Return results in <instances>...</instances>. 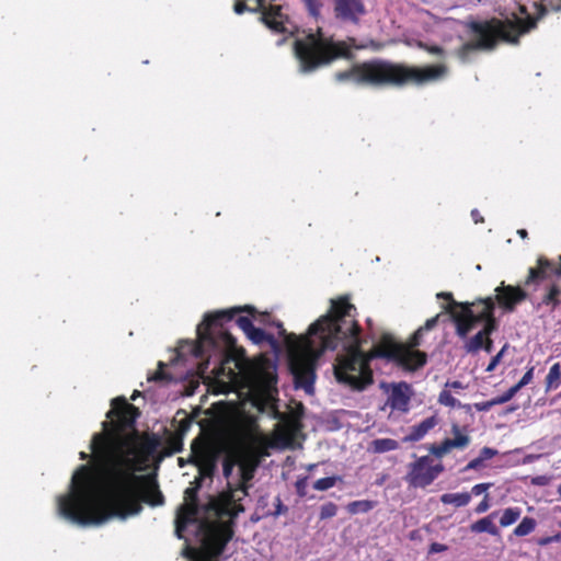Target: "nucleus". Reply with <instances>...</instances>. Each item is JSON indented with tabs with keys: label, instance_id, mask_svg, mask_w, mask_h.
I'll return each instance as SVG.
<instances>
[{
	"label": "nucleus",
	"instance_id": "nucleus-47",
	"mask_svg": "<svg viewBox=\"0 0 561 561\" xmlns=\"http://www.w3.org/2000/svg\"><path fill=\"white\" fill-rule=\"evenodd\" d=\"M507 347H508V345H507V344H505V345L501 348V351H500L495 356H493V357L491 358V360H490L489 365H488V366H486V368H485V371H488V373H492V371L496 368V366L500 364V362H501L502 357L504 356V354H505V352H506Z\"/></svg>",
	"mask_w": 561,
	"mask_h": 561
},
{
	"label": "nucleus",
	"instance_id": "nucleus-61",
	"mask_svg": "<svg viewBox=\"0 0 561 561\" xmlns=\"http://www.w3.org/2000/svg\"><path fill=\"white\" fill-rule=\"evenodd\" d=\"M446 388L463 389L465 387L460 381L455 380V381L447 382Z\"/></svg>",
	"mask_w": 561,
	"mask_h": 561
},
{
	"label": "nucleus",
	"instance_id": "nucleus-18",
	"mask_svg": "<svg viewBox=\"0 0 561 561\" xmlns=\"http://www.w3.org/2000/svg\"><path fill=\"white\" fill-rule=\"evenodd\" d=\"M465 428H461L459 424L454 423L451 425L453 438H445L440 444H432L428 450L432 455L437 458L444 457L453 449H463L470 444V437L463 433Z\"/></svg>",
	"mask_w": 561,
	"mask_h": 561
},
{
	"label": "nucleus",
	"instance_id": "nucleus-32",
	"mask_svg": "<svg viewBox=\"0 0 561 561\" xmlns=\"http://www.w3.org/2000/svg\"><path fill=\"white\" fill-rule=\"evenodd\" d=\"M375 506H376L375 501L357 500V501L350 502L346 506V510L351 515H356L359 513H368Z\"/></svg>",
	"mask_w": 561,
	"mask_h": 561
},
{
	"label": "nucleus",
	"instance_id": "nucleus-55",
	"mask_svg": "<svg viewBox=\"0 0 561 561\" xmlns=\"http://www.w3.org/2000/svg\"><path fill=\"white\" fill-rule=\"evenodd\" d=\"M497 454V450L491 448V447H483L481 450H480V458L482 460H489L491 458H493L495 455Z\"/></svg>",
	"mask_w": 561,
	"mask_h": 561
},
{
	"label": "nucleus",
	"instance_id": "nucleus-43",
	"mask_svg": "<svg viewBox=\"0 0 561 561\" xmlns=\"http://www.w3.org/2000/svg\"><path fill=\"white\" fill-rule=\"evenodd\" d=\"M517 392L518 391L514 387H511L503 394L497 396V397L491 399L492 403H493L494 407L495 405H500V404H504V403L508 402L510 400H512Z\"/></svg>",
	"mask_w": 561,
	"mask_h": 561
},
{
	"label": "nucleus",
	"instance_id": "nucleus-51",
	"mask_svg": "<svg viewBox=\"0 0 561 561\" xmlns=\"http://www.w3.org/2000/svg\"><path fill=\"white\" fill-rule=\"evenodd\" d=\"M437 298L445 299V300L449 301V305L446 308H451L453 310H456L457 308H459L460 302H458L454 299V296L451 293H448V291L438 293Z\"/></svg>",
	"mask_w": 561,
	"mask_h": 561
},
{
	"label": "nucleus",
	"instance_id": "nucleus-31",
	"mask_svg": "<svg viewBox=\"0 0 561 561\" xmlns=\"http://www.w3.org/2000/svg\"><path fill=\"white\" fill-rule=\"evenodd\" d=\"M561 385V365L560 363L553 364L548 375L546 376V392L559 388Z\"/></svg>",
	"mask_w": 561,
	"mask_h": 561
},
{
	"label": "nucleus",
	"instance_id": "nucleus-60",
	"mask_svg": "<svg viewBox=\"0 0 561 561\" xmlns=\"http://www.w3.org/2000/svg\"><path fill=\"white\" fill-rule=\"evenodd\" d=\"M482 350H484L486 353H491L493 350V340L491 339V335H488L484 342V345L482 346Z\"/></svg>",
	"mask_w": 561,
	"mask_h": 561
},
{
	"label": "nucleus",
	"instance_id": "nucleus-20",
	"mask_svg": "<svg viewBox=\"0 0 561 561\" xmlns=\"http://www.w3.org/2000/svg\"><path fill=\"white\" fill-rule=\"evenodd\" d=\"M497 329V321L495 317L488 318L483 322V328L476 333L472 337L467 339L463 344V350L468 354H476L482 346L484 345L485 339L488 335H492L494 331Z\"/></svg>",
	"mask_w": 561,
	"mask_h": 561
},
{
	"label": "nucleus",
	"instance_id": "nucleus-34",
	"mask_svg": "<svg viewBox=\"0 0 561 561\" xmlns=\"http://www.w3.org/2000/svg\"><path fill=\"white\" fill-rule=\"evenodd\" d=\"M522 514V510L519 507H507L503 511V514L500 518V525L502 527H508L516 523Z\"/></svg>",
	"mask_w": 561,
	"mask_h": 561
},
{
	"label": "nucleus",
	"instance_id": "nucleus-41",
	"mask_svg": "<svg viewBox=\"0 0 561 561\" xmlns=\"http://www.w3.org/2000/svg\"><path fill=\"white\" fill-rule=\"evenodd\" d=\"M165 364L163 362L158 363L157 371L148 377V381H170L172 377L164 371Z\"/></svg>",
	"mask_w": 561,
	"mask_h": 561
},
{
	"label": "nucleus",
	"instance_id": "nucleus-22",
	"mask_svg": "<svg viewBox=\"0 0 561 561\" xmlns=\"http://www.w3.org/2000/svg\"><path fill=\"white\" fill-rule=\"evenodd\" d=\"M198 511V503H184L180 506L175 518V533L179 538H183L182 533L186 526L195 522Z\"/></svg>",
	"mask_w": 561,
	"mask_h": 561
},
{
	"label": "nucleus",
	"instance_id": "nucleus-56",
	"mask_svg": "<svg viewBox=\"0 0 561 561\" xmlns=\"http://www.w3.org/2000/svg\"><path fill=\"white\" fill-rule=\"evenodd\" d=\"M474 409L479 412H486L489 411L491 408H493V403H492V400H488V401H483V402H476L473 404Z\"/></svg>",
	"mask_w": 561,
	"mask_h": 561
},
{
	"label": "nucleus",
	"instance_id": "nucleus-16",
	"mask_svg": "<svg viewBox=\"0 0 561 561\" xmlns=\"http://www.w3.org/2000/svg\"><path fill=\"white\" fill-rule=\"evenodd\" d=\"M261 13L260 21L264 23L270 30L275 33L285 34L288 33L294 36V31H288L285 23L288 21V16L283 13L282 5L273 4V1H265L263 9L259 11Z\"/></svg>",
	"mask_w": 561,
	"mask_h": 561
},
{
	"label": "nucleus",
	"instance_id": "nucleus-63",
	"mask_svg": "<svg viewBox=\"0 0 561 561\" xmlns=\"http://www.w3.org/2000/svg\"><path fill=\"white\" fill-rule=\"evenodd\" d=\"M517 233L522 239H526L528 237V232L525 229H519Z\"/></svg>",
	"mask_w": 561,
	"mask_h": 561
},
{
	"label": "nucleus",
	"instance_id": "nucleus-58",
	"mask_svg": "<svg viewBox=\"0 0 561 561\" xmlns=\"http://www.w3.org/2000/svg\"><path fill=\"white\" fill-rule=\"evenodd\" d=\"M471 217H472V220L474 221V224H482V222H484V218H483V216L480 214V211L478 209H472L471 210Z\"/></svg>",
	"mask_w": 561,
	"mask_h": 561
},
{
	"label": "nucleus",
	"instance_id": "nucleus-21",
	"mask_svg": "<svg viewBox=\"0 0 561 561\" xmlns=\"http://www.w3.org/2000/svg\"><path fill=\"white\" fill-rule=\"evenodd\" d=\"M260 316H261V318L259 319V321L261 323L275 327L278 330V335L284 337L285 344L288 348V362L290 363L291 351L299 352V350L302 348V346H300L301 345L300 343L305 335L297 336L294 333L288 334L280 321L271 320V317L268 313H262Z\"/></svg>",
	"mask_w": 561,
	"mask_h": 561
},
{
	"label": "nucleus",
	"instance_id": "nucleus-9",
	"mask_svg": "<svg viewBox=\"0 0 561 561\" xmlns=\"http://www.w3.org/2000/svg\"><path fill=\"white\" fill-rule=\"evenodd\" d=\"M205 513L208 516L216 517V520H203L201 523V530L203 531L202 547L209 559H216L222 554L233 536L232 527L236 517L225 516L220 518L213 513H208L207 505L205 506Z\"/></svg>",
	"mask_w": 561,
	"mask_h": 561
},
{
	"label": "nucleus",
	"instance_id": "nucleus-14",
	"mask_svg": "<svg viewBox=\"0 0 561 561\" xmlns=\"http://www.w3.org/2000/svg\"><path fill=\"white\" fill-rule=\"evenodd\" d=\"M561 277V255L557 260L548 259L543 255L537 257L536 266L529 267L528 275L524 282L525 286L538 284L550 277Z\"/></svg>",
	"mask_w": 561,
	"mask_h": 561
},
{
	"label": "nucleus",
	"instance_id": "nucleus-12",
	"mask_svg": "<svg viewBox=\"0 0 561 561\" xmlns=\"http://www.w3.org/2000/svg\"><path fill=\"white\" fill-rule=\"evenodd\" d=\"M443 471L444 466L440 462L433 465L430 456H422L409 465L405 481L412 488L424 489L432 484Z\"/></svg>",
	"mask_w": 561,
	"mask_h": 561
},
{
	"label": "nucleus",
	"instance_id": "nucleus-25",
	"mask_svg": "<svg viewBox=\"0 0 561 561\" xmlns=\"http://www.w3.org/2000/svg\"><path fill=\"white\" fill-rule=\"evenodd\" d=\"M438 424L435 415L426 417L416 425L410 427L409 434L402 438L403 443H415L425 437V435Z\"/></svg>",
	"mask_w": 561,
	"mask_h": 561
},
{
	"label": "nucleus",
	"instance_id": "nucleus-17",
	"mask_svg": "<svg viewBox=\"0 0 561 561\" xmlns=\"http://www.w3.org/2000/svg\"><path fill=\"white\" fill-rule=\"evenodd\" d=\"M333 12L339 21L358 24L367 10L363 0H333Z\"/></svg>",
	"mask_w": 561,
	"mask_h": 561
},
{
	"label": "nucleus",
	"instance_id": "nucleus-35",
	"mask_svg": "<svg viewBox=\"0 0 561 561\" xmlns=\"http://www.w3.org/2000/svg\"><path fill=\"white\" fill-rule=\"evenodd\" d=\"M183 438L181 434L174 432L170 433L168 437L165 438V445L169 450V455L176 454L182 451L183 449Z\"/></svg>",
	"mask_w": 561,
	"mask_h": 561
},
{
	"label": "nucleus",
	"instance_id": "nucleus-36",
	"mask_svg": "<svg viewBox=\"0 0 561 561\" xmlns=\"http://www.w3.org/2000/svg\"><path fill=\"white\" fill-rule=\"evenodd\" d=\"M536 520L533 517H524L522 522L515 527L514 535L524 537L533 533L536 528Z\"/></svg>",
	"mask_w": 561,
	"mask_h": 561
},
{
	"label": "nucleus",
	"instance_id": "nucleus-57",
	"mask_svg": "<svg viewBox=\"0 0 561 561\" xmlns=\"http://www.w3.org/2000/svg\"><path fill=\"white\" fill-rule=\"evenodd\" d=\"M447 550V546L443 545V543H439V542H433L431 546H430V552L431 553H438V552H444Z\"/></svg>",
	"mask_w": 561,
	"mask_h": 561
},
{
	"label": "nucleus",
	"instance_id": "nucleus-23",
	"mask_svg": "<svg viewBox=\"0 0 561 561\" xmlns=\"http://www.w3.org/2000/svg\"><path fill=\"white\" fill-rule=\"evenodd\" d=\"M561 306V284L558 279L548 283L543 288L539 307H547L551 312Z\"/></svg>",
	"mask_w": 561,
	"mask_h": 561
},
{
	"label": "nucleus",
	"instance_id": "nucleus-2",
	"mask_svg": "<svg viewBox=\"0 0 561 561\" xmlns=\"http://www.w3.org/2000/svg\"><path fill=\"white\" fill-rule=\"evenodd\" d=\"M356 316L357 309L348 296H341L331 300L328 314L309 327L300 343L302 348L290 353V371L297 388L311 393L317 360L340 345L345 353L339 354L333 365L336 380L356 391H363L374 382L370 362L362 350V329Z\"/></svg>",
	"mask_w": 561,
	"mask_h": 561
},
{
	"label": "nucleus",
	"instance_id": "nucleus-8",
	"mask_svg": "<svg viewBox=\"0 0 561 561\" xmlns=\"http://www.w3.org/2000/svg\"><path fill=\"white\" fill-rule=\"evenodd\" d=\"M365 354L369 362L376 358H382L394 362L409 370H416L423 367L427 362L426 353L410 346V340L407 344H402L397 342L394 336L390 333H383Z\"/></svg>",
	"mask_w": 561,
	"mask_h": 561
},
{
	"label": "nucleus",
	"instance_id": "nucleus-52",
	"mask_svg": "<svg viewBox=\"0 0 561 561\" xmlns=\"http://www.w3.org/2000/svg\"><path fill=\"white\" fill-rule=\"evenodd\" d=\"M491 507L490 495L485 493L482 501L476 506L474 512L477 514L485 513Z\"/></svg>",
	"mask_w": 561,
	"mask_h": 561
},
{
	"label": "nucleus",
	"instance_id": "nucleus-5",
	"mask_svg": "<svg viewBox=\"0 0 561 561\" xmlns=\"http://www.w3.org/2000/svg\"><path fill=\"white\" fill-rule=\"evenodd\" d=\"M534 7L536 9L534 15L528 13L525 5H519L518 11L524 18L514 13L513 19L492 18L482 22H472L470 30L476 38L465 43L458 49L459 58L466 60L473 50H492L499 41L518 44L519 37L536 28L538 21L548 13V9L542 3L535 2Z\"/></svg>",
	"mask_w": 561,
	"mask_h": 561
},
{
	"label": "nucleus",
	"instance_id": "nucleus-29",
	"mask_svg": "<svg viewBox=\"0 0 561 561\" xmlns=\"http://www.w3.org/2000/svg\"><path fill=\"white\" fill-rule=\"evenodd\" d=\"M193 424V417L184 410H179L172 421L175 432L184 436Z\"/></svg>",
	"mask_w": 561,
	"mask_h": 561
},
{
	"label": "nucleus",
	"instance_id": "nucleus-19",
	"mask_svg": "<svg viewBox=\"0 0 561 561\" xmlns=\"http://www.w3.org/2000/svg\"><path fill=\"white\" fill-rule=\"evenodd\" d=\"M411 394V386L408 382L401 381L392 383L387 399V404L392 410L405 413L409 411Z\"/></svg>",
	"mask_w": 561,
	"mask_h": 561
},
{
	"label": "nucleus",
	"instance_id": "nucleus-26",
	"mask_svg": "<svg viewBox=\"0 0 561 561\" xmlns=\"http://www.w3.org/2000/svg\"><path fill=\"white\" fill-rule=\"evenodd\" d=\"M495 514L496 513L493 512L490 515L472 523L470 525V531L474 533V534L488 533L492 536H499L500 535L499 528L493 523V518H494Z\"/></svg>",
	"mask_w": 561,
	"mask_h": 561
},
{
	"label": "nucleus",
	"instance_id": "nucleus-62",
	"mask_svg": "<svg viewBox=\"0 0 561 561\" xmlns=\"http://www.w3.org/2000/svg\"><path fill=\"white\" fill-rule=\"evenodd\" d=\"M266 385L271 387L272 383H276V377L270 373L265 374Z\"/></svg>",
	"mask_w": 561,
	"mask_h": 561
},
{
	"label": "nucleus",
	"instance_id": "nucleus-33",
	"mask_svg": "<svg viewBox=\"0 0 561 561\" xmlns=\"http://www.w3.org/2000/svg\"><path fill=\"white\" fill-rule=\"evenodd\" d=\"M371 448L375 453L381 454L399 448V443L392 438H377L371 442Z\"/></svg>",
	"mask_w": 561,
	"mask_h": 561
},
{
	"label": "nucleus",
	"instance_id": "nucleus-53",
	"mask_svg": "<svg viewBox=\"0 0 561 561\" xmlns=\"http://www.w3.org/2000/svg\"><path fill=\"white\" fill-rule=\"evenodd\" d=\"M492 485H493V483H491V482L476 484L471 489V494L478 496V495L486 492Z\"/></svg>",
	"mask_w": 561,
	"mask_h": 561
},
{
	"label": "nucleus",
	"instance_id": "nucleus-6",
	"mask_svg": "<svg viewBox=\"0 0 561 561\" xmlns=\"http://www.w3.org/2000/svg\"><path fill=\"white\" fill-rule=\"evenodd\" d=\"M346 41H334L332 37H324L321 28L316 33L310 32L302 38H296L293 44L294 55L299 61L302 72H311L329 65L332 61L353 57L352 46L355 38Z\"/></svg>",
	"mask_w": 561,
	"mask_h": 561
},
{
	"label": "nucleus",
	"instance_id": "nucleus-15",
	"mask_svg": "<svg viewBox=\"0 0 561 561\" xmlns=\"http://www.w3.org/2000/svg\"><path fill=\"white\" fill-rule=\"evenodd\" d=\"M494 304L504 312H513L516 307L528 298V294L520 286L505 285L502 282L495 289Z\"/></svg>",
	"mask_w": 561,
	"mask_h": 561
},
{
	"label": "nucleus",
	"instance_id": "nucleus-44",
	"mask_svg": "<svg viewBox=\"0 0 561 561\" xmlns=\"http://www.w3.org/2000/svg\"><path fill=\"white\" fill-rule=\"evenodd\" d=\"M517 392L518 391L514 387H511L503 394L497 396V397L491 399L492 403H493L494 407L495 405H500V404H504V403L508 402L510 400H512Z\"/></svg>",
	"mask_w": 561,
	"mask_h": 561
},
{
	"label": "nucleus",
	"instance_id": "nucleus-45",
	"mask_svg": "<svg viewBox=\"0 0 561 561\" xmlns=\"http://www.w3.org/2000/svg\"><path fill=\"white\" fill-rule=\"evenodd\" d=\"M417 46L421 49H423V50H425V51H427V53H430L432 55H435V56H438V57H444L445 56V49L443 47L438 46V45H430V44L420 42L417 44Z\"/></svg>",
	"mask_w": 561,
	"mask_h": 561
},
{
	"label": "nucleus",
	"instance_id": "nucleus-37",
	"mask_svg": "<svg viewBox=\"0 0 561 561\" xmlns=\"http://www.w3.org/2000/svg\"><path fill=\"white\" fill-rule=\"evenodd\" d=\"M237 463L238 457H236L233 451L230 450L222 460V474L226 479L232 474L233 468Z\"/></svg>",
	"mask_w": 561,
	"mask_h": 561
},
{
	"label": "nucleus",
	"instance_id": "nucleus-54",
	"mask_svg": "<svg viewBox=\"0 0 561 561\" xmlns=\"http://www.w3.org/2000/svg\"><path fill=\"white\" fill-rule=\"evenodd\" d=\"M483 466H484V460H482V459L480 458V456H479V457H477V458H474V459L470 460V461L467 463V466L463 468V471L477 470V469L482 468Z\"/></svg>",
	"mask_w": 561,
	"mask_h": 561
},
{
	"label": "nucleus",
	"instance_id": "nucleus-4",
	"mask_svg": "<svg viewBox=\"0 0 561 561\" xmlns=\"http://www.w3.org/2000/svg\"><path fill=\"white\" fill-rule=\"evenodd\" d=\"M448 72L445 64L425 67L410 66L383 58H373L353 64L348 69L336 71L334 80L352 82L359 87L402 88L408 84L423 85L443 79Z\"/></svg>",
	"mask_w": 561,
	"mask_h": 561
},
{
	"label": "nucleus",
	"instance_id": "nucleus-38",
	"mask_svg": "<svg viewBox=\"0 0 561 561\" xmlns=\"http://www.w3.org/2000/svg\"><path fill=\"white\" fill-rule=\"evenodd\" d=\"M438 402L449 408H460L461 403L457 400L449 390L444 389L438 396Z\"/></svg>",
	"mask_w": 561,
	"mask_h": 561
},
{
	"label": "nucleus",
	"instance_id": "nucleus-42",
	"mask_svg": "<svg viewBox=\"0 0 561 561\" xmlns=\"http://www.w3.org/2000/svg\"><path fill=\"white\" fill-rule=\"evenodd\" d=\"M337 513V506L333 502H328L320 507V519L324 520L334 517Z\"/></svg>",
	"mask_w": 561,
	"mask_h": 561
},
{
	"label": "nucleus",
	"instance_id": "nucleus-3",
	"mask_svg": "<svg viewBox=\"0 0 561 561\" xmlns=\"http://www.w3.org/2000/svg\"><path fill=\"white\" fill-rule=\"evenodd\" d=\"M259 314L255 307L244 305L229 309L217 310L205 314L202 323L198 324L197 342L185 341L180 344L176 356L182 358L190 353L195 358L210 356V350L225 348L224 357L216 370L217 376L226 377L230 382L237 383L240 374L245 369L247 359L244 351L237 347L236 339L224 328L225 322L236 319L237 325L244 332H249L254 325L252 318Z\"/></svg>",
	"mask_w": 561,
	"mask_h": 561
},
{
	"label": "nucleus",
	"instance_id": "nucleus-30",
	"mask_svg": "<svg viewBox=\"0 0 561 561\" xmlns=\"http://www.w3.org/2000/svg\"><path fill=\"white\" fill-rule=\"evenodd\" d=\"M471 501V494L468 492L462 493H445L440 496L443 504H453L457 507L466 506Z\"/></svg>",
	"mask_w": 561,
	"mask_h": 561
},
{
	"label": "nucleus",
	"instance_id": "nucleus-13",
	"mask_svg": "<svg viewBox=\"0 0 561 561\" xmlns=\"http://www.w3.org/2000/svg\"><path fill=\"white\" fill-rule=\"evenodd\" d=\"M191 459L198 468L201 478H213L217 467V455L199 437L192 442Z\"/></svg>",
	"mask_w": 561,
	"mask_h": 561
},
{
	"label": "nucleus",
	"instance_id": "nucleus-64",
	"mask_svg": "<svg viewBox=\"0 0 561 561\" xmlns=\"http://www.w3.org/2000/svg\"><path fill=\"white\" fill-rule=\"evenodd\" d=\"M88 457H89V455H88V454H85L84 451H81V453H80V459H81V460H85V459H88Z\"/></svg>",
	"mask_w": 561,
	"mask_h": 561
},
{
	"label": "nucleus",
	"instance_id": "nucleus-46",
	"mask_svg": "<svg viewBox=\"0 0 561 561\" xmlns=\"http://www.w3.org/2000/svg\"><path fill=\"white\" fill-rule=\"evenodd\" d=\"M309 14L313 18H318L320 15V9L322 7L319 0H302Z\"/></svg>",
	"mask_w": 561,
	"mask_h": 561
},
{
	"label": "nucleus",
	"instance_id": "nucleus-59",
	"mask_svg": "<svg viewBox=\"0 0 561 561\" xmlns=\"http://www.w3.org/2000/svg\"><path fill=\"white\" fill-rule=\"evenodd\" d=\"M286 511H287V507L282 503L280 499L277 497V505H276V510L274 512V516H278L282 513H285Z\"/></svg>",
	"mask_w": 561,
	"mask_h": 561
},
{
	"label": "nucleus",
	"instance_id": "nucleus-28",
	"mask_svg": "<svg viewBox=\"0 0 561 561\" xmlns=\"http://www.w3.org/2000/svg\"><path fill=\"white\" fill-rule=\"evenodd\" d=\"M439 314L432 317L425 321V323L420 327L410 337V346L414 347V350L421 345L422 339L425 332L434 329L438 324Z\"/></svg>",
	"mask_w": 561,
	"mask_h": 561
},
{
	"label": "nucleus",
	"instance_id": "nucleus-1",
	"mask_svg": "<svg viewBox=\"0 0 561 561\" xmlns=\"http://www.w3.org/2000/svg\"><path fill=\"white\" fill-rule=\"evenodd\" d=\"M102 423L103 432L93 435L91 450L95 468L81 465L72 476L71 491L58 497V513L72 523L100 525L111 517L122 519L142 511L141 503L162 505L164 496L151 476H137L136 462L117 453L115 440L125 432L136 433L140 415L124 397L112 400Z\"/></svg>",
	"mask_w": 561,
	"mask_h": 561
},
{
	"label": "nucleus",
	"instance_id": "nucleus-48",
	"mask_svg": "<svg viewBox=\"0 0 561 561\" xmlns=\"http://www.w3.org/2000/svg\"><path fill=\"white\" fill-rule=\"evenodd\" d=\"M199 486H201V484L197 483L196 486L187 488L185 490V492H184L185 503H198L197 493H198Z\"/></svg>",
	"mask_w": 561,
	"mask_h": 561
},
{
	"label": "nucleus",
	"instance_id": "nucleus-11",
	"mask_svg": "<svg viewBox=\"0 0 561 561\" xmlns=\"http://www.w3.org/2000/svg\"><path fill=\"white\" fill-rule=\"evenodd\" d=\"M460 310H453L446 308L455 324L456 334L461 340H467L468 334L474 329L478 323H483L488 318H491V304L484 305V311H474L472 305L468 301L459 304Z\"/></svg>",
	"mask_w": 561,
	"mask_h": 561
},
{
	"label": "nucleus",
	"instance_id": "nucleus-10",
	"mask_svg": "<svg viewBox=\"0 0 561 561\" xmlns=\"http://www.w3.org/2000/svg\"><path fill=\"white\" fill-rule=\"evenodd\" d=\"M256 430L257 425L254 424L250 431L241 436L238 445L231 449L234 456L238 457V461L260 466L262 460L270 456L268 449L272 443L266 435Z\"/></svg>",
	"mask_w": 561,
	"mask_h": 561
},
{
	"label": "nucleus",
	"instance_id": "nucleus-7",
	"mask_svg": "<svg viewBox=\"0 0 561 561\" xmlns=\"http://www.w3.org/2000/svg\"><path fill=\"white\" fill-rule=\"evenodd\" d=\"M240 468V481L232 485L228 482V488L217 496H214L207 503V512L218 517H237L244 512L243 505L240 503L243 497L249 494L250 481L254 478V473L259 466L245 461H238Z\"/></svg>",
	"mask_w": 561,
	"mask_h": 561
},
{
	"label": "nucleus",
	"instance_id": "nucleus-40",
	"mask_svg": "<svg viewBox=\"0 0 561 561\" xmlns=\"http://www.w3.org/2000/svg\"><path fill=\"white\" fill-rule=\"evenodd\" d=\"M486 304H491V314L492 317H495L494 316V310H495V304H494V299L493 297H486V298H479L472 302H469V305H472V309L477 312V311H484V305Z\"/></svg>",
	"mask_w": 561,
	"mask_h": 561
},
{
	"label": "nucleus",
	"instance_id": "nucleus-50",
	"mask_svg": "<svg viewBox=\"0 0 561 561\" xmlns=\"http://www.w3.org/2000/svg\"><path fill=\"white\" fill-rule=\"evenodd\" d=\"M307 485H308L307 477L299 478L295 482V489H296V493L298 494V496L305 497L307 495Z\"/></svg>",
	"mask_w": 561,
	"mask_h": 561
},
{
	"label": "nucleus",
	"instance_id": "nucleus-24",
	"mask_svg": "<svg viewBox=\"0 0 561 561\" xmlns=\"http://www.w3.org/2000/svg\"><path fill=\"white\" fill-rule=\"evenodd\" d=\"M124 444H133V448L129 449L128 455H136L139 454L144 457H149L153 455V453L157 450V447L159 445L158 438L154 436L152 437H146L142 442L139 444L136 443V433H134L133 436L126 437L124 439Z\"/></svg>",
	"mask_w": 561,
	"mask_h": 561
},
{
	"label": "nucleus",
	"instance_id": "nucleus-27",
	"mask_svg": "<svg viewBox=\"0 0 561 561\" xmlns=\"http://www.w3.org/2000/svg\"><path fill=\"white\" fill-rule=\"evenodd\" d=\"M247 337L251 340L254 344L267 343L273 348H278V342L274 337L273 334L266 333L264 330L260 328L253 327L249 332L245 333Z\"/></svg>",
	"mask_w": 561,
	"mask_h": 561
},
{
	"label": "nucleus",
	"instance_id": "nucleus-39",
	"mask_svg": "<svg viewBox=\"0 0 561 561\" xmlns=\"http://www.w3.org/2000/svg\"><path fill=\"white\" fill-rule=\"evenodd\" d=\"M339 480H341V478L337 477V476H332V477H325V478L318 479L313 483V489H316L318 491L329 490L330 488H333Z\"/></svg>",
	"mask_w": 561,
	"mask_h": 561
},
{
	"label": "nucleus",
	"instance_id": "nucleus-49",
	"mask_svg": "<svg viewBox=\"0 0 561 561\" xmlns=\"http://www.w3.org/2000/svg\"><path fill=\"white\" fill-rule=\"evenodd\" d=\"M534 367L528 368V370L524 374L522 379L516 385L513 386L517 391H519L523 387L531 382L534 378Z\"/></svg>",
	"mask_w": 561,
	"mask_h": 561
}]
</instances>
